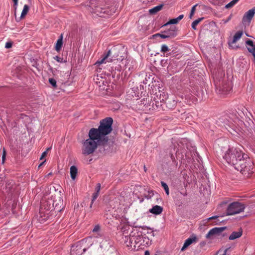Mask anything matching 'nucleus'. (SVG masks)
<instances>
[{"mask_svg":"<svg viewBox=\"0 0 255 255\" xmlns=\"http://www.w3.org/2000/svg\"><path fill=\"white\" fill-rule=\"evenodd\" d=\"M113 122V120L112 118H106L100 121L98 128H92L90 130L104 141V143H107L109 140L107 135L112 131Z\"/></svg>","mask_w":255,"mask_h":255,"instance_id":"obj_1","label":"nucleus"},{"mask_svg":"<svg viewBox=\"0 0 255 255\" xmlns=\"http://www.w3.org/2000/svg\"><path fill=\"white\" fill-rule=\"evenodd\" d=\"M89 138L84 141L82 146V153L89 155L93 153L97 148L98 145H104L106 143L101 139L90 130L88 132Z\"/></svg>","mask_w":255,"mask_h":255,"instance_id":"obj_2","label":"nucleus"},{"mask_svg":"<svg viewBox=\"0 0 255 255\" xmlns=\"http://www.w3.org/2000/svg\"><path fill=\"white\" fill-rule=\"evenodd\" d=\"M245 155L240 149L233 147L226 152L223 158L228 164L233 165L235 168L240 163L244 162V159L247 156L246 155V157H244Z\"/></svg>","mask_w":255,"mask_h":255,"instance_id":"obj_3","label":"nucleus"},{"mask_svg":"<svg viewBox=\"0 0 255 255\" xmlns=\"http://www.w3.org/2000/svg\"><path fill=\"white\" fill-rule=\"evenodd\" d=\"M238 171H239L245 177L249 178L254 173V165L251 162H247L244 159V162L239 163V165L236 166L235 168Z\"/></svg>","mask_w":255,"mask_h":255,"instance_id":"obj_4","label":"nucleus"},{"mask_svg":"<svg viewBox=\"0 0 255 255\" xmlns=\"http://www.w3.org/2000/svg\"><path fill=\"white\" fill-rule=\"evenodd\" d=\"M49 205L48 209L54 208L58 211H60L63 208V201L60 192L57 193L52 196L51 199H48Z\"/></svg>","mask_w":255,"mask_h":255,"instance_id":"obj_5","label":"nucleus"},{"mask_svg":"<svg viewBox=\"0 0 255 255\" xmlns=\"http://www.w3.org/2000/svg\"><path fill=\"white\" fill-rule=\"evenodd\" d=\"M244 209L245 206L244 204L237 202H233L229 205L227 209V215H234L239 214L244 211Z\"/></svg>","mask_w":255,"mask_h":255,"instance_id":"obj_6","label":"nucleus"},{"mask_svg":"<svg viewBox=\"0 0 255 255\" xmlns=\"http://www.w3.org/2000/svg\"><path fill=\"white\" fill-rule=\"evenodd\" d=\"M216 91L219 94H227L231 90V86L227 81L219 80L215 81Z\"/></svg>","mask_w":255,"mask_h":255,"instance_id":"obj_7","label":"nucleus"},{"mask_svg":"<svg viewBox=\"0 0 255 255\" xmlns=\"http://www.w3.org/2000/svg\"><path fill=\"white\" fill-rule=\"evenodd\" d=\"M115 49L109 50L108 52L104 54L101 59L98 60L95 64H102L107 62H112L116 60L118 55H115Z\"/></svg>","mask_w":255,"mask_h":255,"instance_id":"obj_8","label":"nucleus"},{"mask_svg":"<svg viewBox=\"0 0 255 255\" xmlns=\"http://www.w3.org/2000/svg\"><path fill=\"white\" fill-rule=\"evenodd\" d=\"M243 32L242 31H238L234 35L233 40L231 41L228 42L229 47L234 49H236L238 48V46L236 45V42L238 41L242 36Z\"/></svg>","mask_w":255,"mask_h":255,"instance_id":"obj_9","label":"nucleus"},{"mask_svg":"<svg viewBox=\"0 0 255 255\" xmlns=\"http://www.w3.org/2000/svg\"><path fill=\"white\" fill-rule=\"evenodd\" d=\"M226 229L225 227L221 228H214L210 230L209 232L206 234V238L207 239H210L215 235H218L221 233Z\"/></svg>","mask_w":255,"mask_h":255,"instance_id":"obj_10","label":"nucleus"},{"mask_svg":"<svg viewBox=\"0 0 255 255\" xmlns=\"http://www.w3.org/2000/svg\"><path fill=\"white\" fill-rule=\"evenodd\" d=\"M198 241V239L196 236H192L190 238H189L185 240L181 251H184L190 245L193 243H196Z\"/></svg>","mask_w":255,"mask_h":255,"instance_id":"obj_11","label":"nucleus"},{"mask_svg":"<svg viewBox=\"0 0 255 255\" xmlns=\"http://www.w3.org/2000/svg\"><path fill=\"white\" fill-rule=\"evenodd\" d=\"M255 14V7H254L245 13L243 18V21L244 22L246 21L250 22Z\"/></svg>","mask_w":255,"mask_h":255,"instance_id":"obj_12","label":"nucleus"},{"mask_svg":"<svg viewBox=\"0 0 255 255\" xmlns=\"http://www.w3.org/2000/svg\"><path fill=\"white\" fill-rule=\"evenodd\" d=\"M85 252V249H82L79 244L73 246L71 250V254L72 255H80Z\"/></svg>","mask_w":255,"mask_h":255,"instance_id":"obj_13","label":"nucleus"},{"mask_svg":"<svg viewBox=\"0 0 255 255\" xmlns=\"http://www.w3.org/2000/svg\"><path fill=\"white\" fill-rule=\"evenodd\" d=\"M246 43L248 51L251 53L254 56V61L255 62V44L250 39L247 40Z\"/></svg>","mask_w":255,"mask_h":255,"instance_id":"obj_14","label":"nucleus"},{"mask_svg":"<svg viewBox=\"0 0 255 255\" xmlns=\"http://www.w3.org/2000/svg\"><path fill=\"white\" fill-rule=\"evenodd\" d=\"M168 38H173L177 35V28L175 26H172L169 29L165 31Z\"/></svg>","mask_w":255,"mask_h":255,"instance_id":"obj_15","label":"nucleus"},{"mask_svg":"<svg viewBox=\"0 0 255 255\" xmlns=\"http://www.w3.org/2000/svg\"><path fill=\"white\" fill-rule=\"evenodd\" d=\"M163 211V208L158 205H155L153 206L151 209L149 210V212L155 215H159Z\"/></svg>","mask_w":255,"mask_h":255,"instance_id":"obj_16","label":"nucleus"},{"mask_svg":"<svg viewBox=\"0 0 255 255\" xmlns=\"http://www.w3.org/2000/svg\"><path fill=\"white\" fill-rule=\"evenodd\" d=\"M243 234L242 230L241 229L238 232H233L229 236V240H234L242 236Z\"/></svg>","mask_w":255,"mask_h":255,"instance_id":"obj_17","label":"nucleus"},{"mask_svg":"<svg viewBox=\"0 0 255 255\" xmlns=\"http://www.w3.org/2000/svg\"><path fill=\"white\" fill-rule=\"evenodd\" d=\"M62 39H63L62 35H61L60 37L57 40L56 43L55 44V49L56 51H59L61 49L62 46V44H63Z\"/></svg>","mask_w":255,"mask_h":255,"instance_id":"obj_18","label":"nucleus"},{"mask_svg":"<svg viewBox=\"0 0 255 255\" xmlns=\"http://www.w3.org/2000/svg\"><path fill=\"white\" fill-rule=\"evenodd\" d=\"M77 173V169L76 166H72L70 167V176L73 180H74Z\"/></svg>","mask_w":255,"mask_h":255,"instance_id":"obj_19","label":"nucleus"},{"mask_svg":"<svg viewBox=\"0 0 255 255\" xmlns=\"http://www.w3.org/2000/svg\"><path fill=\"white\" fill-rule=\"evenodd\" d=\"M162 5H159L155 6L153 8L150 9L149 12L150 14H155L158 11H160L162 9Z\"/></svg>","mask_w":255,"mask_h":255,"instance_id":"obj_20","label":"nucleus"},{"mask_svg":"<svg viewBox=\"0 0 255 255\" xmlns=\"http://www.w3.org/2000/svg\"><path fill=\"white\" fill-rule=\"evenodd\" d=\"M129 242L131 243V245H130L131 246H132V245L133 244L134 247H135V244H137L140 241H139V237H138V236H136V237L132 236V237L129 238Z\"/></svg>","mask_w":255,"mask_h":255,"instance_id":"obj_21","label":"nucleus"},{"mask_svg":"<svg viewBox=\"0 0 255 255\" xmlns=\"http://www.w3.org/2000/svg\"><path fill=\"white\" fill-rule=\"evenodd\" d=\"M138 237H139L140 242H141V240H143V243H140V245L143 244L144 242H145V244L146 245H149L150 244L151 241H149V239L148 238L146 239V238L143 236L142 237L138 236Z\"/></svg>","mask_w":255,"mask_h":255,"instance_id":"obj_22","label":"nucleus"},{"mask_svg":"<svg viewBox=\"0 0 255 255\" xmlns=\"http://www.w3.org/2000/svg\"><path fill=\"white\" fill-rule=\"evenodd\" d=\"M203 19V18H199L195 20H194L192 23V27L193 29H196L197 25Z\"/></svg>","mask_w":255,"mask_h":255,"instance_id":"obj_23","label":"nucleus"},{"mask_svg":"<svg viewBox=\"0 0 255 255\" xmlns=\"http://www.w3.org/2000/svg\"><path fill=\"white\" fill-rule=\"evenodd\" d=\"M29 10V6L27 4H25L23 7V9L22 11L21 14V18H23L24 17L26 14L27 13L28 11Z\"/></svg>","mask_w":255,"mask_h":255,"instance_id":"obj_24","label":"nucleus"},{"mask_svg":"<svg viewBox=\"0 0 255 255\" xmlns=\"http://www.w3.org/2000/svg\"><path fill=\"white\" fill-rule=\"evenodd\" d=\"M100 227L99 225H97L95 226V227L94 228V229H93V231H92L93 233H97V234L95 235V236H94L95 237L98 238L99 237L101 236V234L98 233V232L100 231Z\"/></svg>","mask_w":255,"mask_h":255,"instance_id":"obj_25","label":"nucleus"},{"mask_svg":"<svg viewBox=\"0 0 255 255\" xmlns=\"http://www.w3.org/2000/svg\"><path fill=\"white\" fill-rule=\"evenodd\" d=\"M161 184L162 187L164 188V189L166 192V194L167 195H168L169 194V188H168L167 184L163 181L161 182Z\"/></svg>","mask_w":255,"mask_h":255,"instance_id":"obj_26","label":"nucleus"},{"mask_svg":"<svg viewBox=\"0 0 255 255\" xmlns=\"http://www.w3.org/2000/svg\"><path fill=\"white\" fill-rule=\"evenodd\" d=\"M99 195V193H98V192H95L93 194V195H92V201H91V203L90 204V208H91L92 207V205L94 203V202L96 200V199L97 198V197H98Z\"/></svg>","mask_w":255,"mask_h":255,"instance_id":"obj_27","label":"nucleus"},{"mask_svg":"<svg viewBox=\"0 0 255 255\" xmlns=\"http://www.w3.org/2000/svg\"><path fill=\"white\" fill-rule=\"evenodd\" d=\"M240 0H233L226 5V8H230L233 7L235 4H236Z\"/></svg>","mask_w":255,"mask_h":255,"instance_id":"obj_28","label":"nucleus"},{"mask_svg":"<svg viewBox=\"0 0 255 255\" xmlns=\"http://www.w3.org/2000/svg\"><path fill=\"white\" fill-rule=\"evenodd\" d=\"M178 22H179V21L177 18H173V19H170L168 22H167L166 24H165L164 26H166L168 24H177Z\"/></svg>","mask_w":255,"mask_h":255,"instance_id":"obj_29","label":"nucleus"},{"mask_svg":"<svg viewBox=\"0 0 255 255\" xmlns=\"http://www.w3.org/2000/svg\"><path fill=\"white\" fill-rule=\"evenodd\" d=\"M170 50V49L168 48V47L165 45V44H163L161 46V52H162V53H165L166 52H168Z\"/></svg>","mask_w":255,"mask_h":255,"instance_id":"obj_30","label":"nucleus"},{"mask_svg":"<svg viewBox=\"0 0 255 255\" xmlns=\"http://www.w3.org/2000/svg\"><path fill=\"white\" fill-rule=\"evenodd\" d=\"M49 205V203L48 202V200H45V201H42V204H41V206L42 207H44V209H45L46 210H51V209H48V207Z\"/></svg>","mask_w":255,"mask_h":255,"instance_id":"obj_31","label":"nucleus"},{"mask_svg":"<svg viewBox=\"0 0 255 255\" xmlns=\"http://www.w3.org/2000/svg\"><path fill=\"white\" fill-rule=\"evenodd\" d=\"M154 36H160L162 38H168V35H166L165 31H164L162 33H157L154 35Z\"/></svg>","mask_w":255,"mask_h":255,"instance_id":"obj_32","label":"nucleus"},{"mask_svg":"<svg viewBox=\"0 0 255 255\" xmlns=\"http://www.w3.org/2000/svg\"><path fill=\"white\" fill-rule=\"evenodd\" d=\"M49 82L53 87L55 88L56 87V81L54 79L49 78Z\"/></svg>","mask_w":255,"mask_h":255,"instance_id":"obj_33","label":"nucleus"},{"mask_svg":"<svg viewBox=\"0 0 255 255\" xmlns=\"http://www.w3.org/2000/svg\"><path fill=\"white\" fill-rule=\"evenodd\" d=\"M54 59L59 63H63L64 62L63 60V58H61L58 56H56L54 57Z\"/></svg>","mask_w":255,"mask_h":255,"instance_id":"obj_34","label":"nucleus"},{"mask_svg":"<svg viewBox=\"0 0 255 255\" xmlns=\"http://www.w3.org/2000/svg\"><path fill=\"white\" fill-rule=\"evenodd\" d=\"M100 189H101V184L100 183L97 184L96 188H95V192L99 193Z\"/></svg>","mask_w":255,"mask_h":255,"instance_id":"obj_35","label":"nucleus"},{"mask_svg":"<svg viewBox=\"0 0 255 255\" xmlns=\"http://www.w3.org/2000/svg\"><path fill=\"white\" fill-rule=\"evenodd\" d=\"M12 46V43L10 42H7L5 43V47L6 48H10Z\"/></svg>","mask_w":255,"mask_h":255,"instance_id":"obj_36","label":"nucleus"},{"mask_svg":"<svg viewBox=\"0 0 255 255\" xmlns=\"http://www.w3.org/2000/svg\"><path fill=\"white\" fill-rule=\"evenodd\" d=\"M5 156H6V151H5L4 148H3V154H2V162H4V161Z\"/></svg>","mask_w":255,"mask_h":255,"instance_id":"obj_37","label":"nucleus"},{"mask_svg":"<svg viewBox=\"0 0 255 255\" xmlns=\"http://www.w3.org/2000/svg\"><path fill=\"white\" fill-rule=\"evenodd\" d=\"M47 155V151H44L42 153V155L40 158V160H42Z\"/></svg>","mask_w":255,"mask_h":255,"instance_id":"obj_38","label":"nucleus"},{"mask_svg":"<svg viewBox=\"0 0 255 255\" xmlns=\"http://www.w3.org/2000/svg\"><path fill=\"white\" fill-rule=\"evenodd\" d=\"M198 5L197 4L194 5L191 8V12L193 13H195V10H196V7Z\"/></svg>","mask_w":255,"mask_h":255,"instance_id":"obj_39","label":"nucleus"},{"mask_svg":"<svg viewBox=\"0 0 255 255\" xmlns=\"http://www.w3.org/2000/svg\"><path fill=\"white\" fill-rule=\"evenodd\" d=\"M218 217L217 216H212L211 217H210L208 219V220L209 221V220H214V219H216L218 218Z\"/></svg>","mask_w":255,"mask_h":255,"instance_id":"obj_40","label":"nucleus"},{"mask_svg":"<svg viewBox=\"0 0 255 255\" xmlns=\"http://www.w3.org/2000/svg\"><path fill=\"white\" fill-rule=\"evenodd\" d=\"M184 17V15L183 14H181V15H180L178 17H177V19L178 20V21H179L180 20H181Z\"/></svg>","mask_w":255,"mask_h":255,"instance_id":"obj_41","label":"nucleus"},{"mask_svg":"<svg viewBox=\"0 0 255 255\" xmlns=\"http://www.w3.org/2000/svg\"><path fill=\"white\" fill-rule=\"evenodd\" d=\"M180 193H181V194H182V195H183L184 196H187V193L186 190L183 192H181Z\"/></svg>","mask_w":255,"mask_h":255,"instance_id":"obj_42","label":"nucleus"},{"mask_svg":"<svg viewBox=\"0 0 255 255\" xmlns=\"http://www.w3.org/2000/svg\"><path fill=\"white\" fill-rule=\"evenodd\" d=\"M12 1L14 2V6L16 7L17 4L18 0H12Z\"/></svg>","mask_w":255,"mask_h":255,"instance_id":"obj_43","label":"nucleus"},{"mask_svg":"<svg viewBox=\"0 0 255 255\" xmlns=\"http://www.w3.org/2000/svg\"><path fill=\"white\" fill-rule=\"evenodd\" d=\"M149 252L148 251H146L144 253V255H149Z\"/></svg>","mask_w":255,"mask_h":255,"instance_id":"obj_44","label":"nucleus"},{"mask_svg":"<svg viewBox=\"0 0 255 255\" xmlns=\"http://www.w3.org/2000/svg\"><path fill=\"white\" fill-rule=\"evenodd\" d=\"M194 13L190 12V14L189 15V18L191 19L192 18V16L194 15Z\"/></svg>","mask_w":255,"mask_h":255,"instance_id":"obj_45","label":"nucleus"},{"mask_svg":"<svg viewBox=\"0 0 255 255\" xmlns=\"http://www.w3.org/2000/svg\"><path fill=\"white\" fill-rule=\"evenodd\" d=\"M227 250H228V249H226L224 251V253L222 255H226V253H227Z\"/></svg>","mask_w":255,"mask_h":255,"instance_id":"obj_46","label":"nucleus"},{"mask_svg":"<svg viewBox=\"0 0 255 255\" xmlns=\"http://www.w3.org/2000/svg\"><path fill=\"white\" fill-rule=\"evenodd\" d=\"M45 161H45H44L43 162H42L41 163H40V164H39V165L38 167L39 168L41 166H42V165L44 163V162Z\"/></svg>","mask_w":255,"mask_h":255,"instance_id":"obj_47","label":"nucleus"},{"mask_svg":"<svg viewBox=\"0 0 255 255\" xmlns=\"http://www.w3.org/2000/svg\"><path fill=\"white\" fill-rule=\"evenodd\" d=\"M51 147L47 148L46 150V151H47V152H48V151L50 150L51 149Z\"/></svg>","mask_w":255,"mask_h":255,"instance_id":"obj_48","label":"nucleus"},{"mask_svg":"<svg viewBox=\"0 0 255 255\" xmlns=\"http://www.w3.org/2000/svg\"><path fill=\"white\" fill-rule=\"evenodd\" d=\"M150 234H151V236H154V235H153V231H151V232H150Z\"/></svg>","mask_w":255,"mask_h":255,"instance_id":"obj_49","label":"nucleus"},{"mask_svg":"<svg viewBox=\"0 0 255 255\" xmlns=\"http://www.w3.org/2000/svg\"><path fill=\"white\" fill-rule=\"evenodd\" d=\"M173 103H174V104H173V106H174L176 104V103L174 102V101H173Z\"/></svg>","mask_w":255,"mask_h":255,"instance_id":"obj_50","label":"nucleus"},{"mask_svg":"<svg viewBox=\"0 0 255 255\" xmlns=\"http://www.w3.org/2000/svg\"><path fill=\"white\" fill-rule=\"evenodd\" d=\"M144 171H146V168H145V166L144 167Z\"/></svg>","mask_w":255,"mask_h":255,"instance_id":"obj_51","label":"nucleus"},{"mask_svg":"<svg viewBox=\"0 0 255 255\" xmlns=\"http://www.w3.org/2000/svg\"><path fill=\"white\" fill-rule=\"evenodd\" d=\"M144 171H146V168H145V166L144 167Z\"/></svg>","mask_w":255,"mask_h":255,"instance_id":"obj_52","label":"nucleus"},{"mask_svg":"<svg viewBox=\"0 0 255 255\" xmlns=\"http://www.w3.org/2000/svg\"><path fill=\"white\" fill-rule=\"evenodd\" d=\"M144 171H146V168H145V166L144 167Z\"/></svg>","mask_w":255,"mask_h":255,"instance_id":"obj_53","label":"nucleus"}]
</instances>
